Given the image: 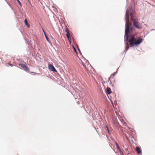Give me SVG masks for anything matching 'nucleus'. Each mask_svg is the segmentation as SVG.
Instances as JSON below:
<instances>
[{
	"label": "nucleus",
	"instance_id": "20e7f679",
	"mask_svg": "<svg viewBox=\"0 0 155 155\" xmlns=\"http://www.w3.org/2000/svg\"><path fill=\"white\" fill-rule=\"evenodd\" d=\"M65 31L67 33L66 34V36L68 38L69 41L71 42V38L70 37L69 31L68 28H66L65 30Z\"/></svg>",
	"mask_w": 155,
	"mask_h": 155
},
{
	"label": "nucleus",
	"instance_id": "2eb2a0df",
	"mask_svg": "<svg viewBox=\"0 0 155 155\" xmlns=\"http://www.w3.org/2000/svg\"><path fill=\"white\" fill-rule=\"evenodd\" d=\"M107 130H108V132H109V129H108V127H107Z\"/></svg>",
	"mask_w": 155,
	"mask_h": 155
},
{
	"label": "nucleus",
	"instance_id": "423d86ee",
	"mask_svg": "<svg viewBox=\"0 0 155 155\" xmlns=\"http://www.w3.org/2000/svg\"><path fill=\"white\" fill-rule=\"evenodd\" d=\"M21 66L26 71H29V69L25 64H21Z\"/></svg>",
	"mask_w": 155,
	"mask_h": 155
},
{
	"label": "nucleus",
	"instance_id": "7ed1b4c3",
	"mask_svg": "<svg viewBox=\"0 0 155 155\" xmlns=\"http://www.w3.org/2000/svg\"><path fill=\"white\" fill-rule=\"evenodd\" d=\"M81 62L83 67L86 69H87V66L89 65V63L88 61L87 60L84 59V60L82 61H81Z\"/></svg>",
	"mask_w": 155,
	"mask_h": 155
},
{
	"label": "nucleus",
	"instance_id": "39448f33",
	"mask_svg": "<svg viewBox=\"0 0 155 155\" xmlns=\"http://www.w3.org/2000/svg\"><path fill=\"white\" fill-rule=\"evenodd\" d=\"M49 69L52 71L56 72L57 71L54 66L52 64H50L48 66Z\"/></svg>",
	"mask_w": 155,
	"mask_h": 155
},
{
	"label": "nucleus",
	"instance_id": "f8f14e48",
	"mask_svg": "<svg viewBox=\"0 0 155 155\" xmlns=\"http://www.w3.org/2000/svg\"><path fill=\"white\" fill-rule=\"evenodd\" d=\"M116 147H117V148L119 150H120V147L119 146L117 143H116Z\"/></svg>",
	"mask_w": 155,
	"mask_h": 155
},
{
	"label": "nucleus",
	"instance_id": "6e6552de",
	"mask_svg": "<svg viewBox=\"0 0 155 155\" xmlns=\"http://www.w3.org/2000/svg\"><path fill=\"white\" fill-rule=\"evenodd\" d=\"M136 150L138 154H140L141 153L140 148L138 147H136Z\"/></svg>",
	"mask_w": 155,
	"mask_h": 155
},
{
	"label": "nucleus",
	"instance_id": "9d476101",
	"mask_svg": "<svg viewBox=\"0 0 155 155\" xmlns=\"http://www.w3.org/2000/svg\"><path fill=\"white\" fill-rule=\"evenodd\" d=\"M115 74V73H114L112 74L111 75V76H110V77L109 78V80H110V81H110V79H111V78H113V77H114V76Z\"/></svg>",
	"mask_w": 155,
	"mask_h": 155
},
{
	"label": "nucleus",
	"instance_id": "ddd939ff",
	"mask_svg": "<svg viewBox=\"0 0 155 155\" xmlns=\"http://www.w3.org/2000/svg\"><path fill=\"white\" fill-rule=\"evenodd\" d=\"M17 1L18 2V3L21 6V2H20V1H19V0H17Z\"/></svg>",
	"mask_w": 155,
	"mask_h": 155
},
{
	"label": "nucleus",
	"instance_id": "9b49d317",
	"mask_svg": "<svg viewBox=\"0 0 155 155\" xmlns=\"http://www.w3.org/2000/svg\"><path fill=\"white\" fill-rule=\"evenodd\" d=\"M43 31L45 34V38H46V40H47V41H49V40H48V38L47 37V36L46 35V34H45V31H44V30L43 29Z\"/></svg>",
	"mask_w": 155,
	"mask_h": 155
},
{
	"label": "nucleus",
	"instance_id": "0eeeda50",
	"mask_svg": "<svg viewBox=\"0 0 155 155\" xmlns=\"http://www.w3.org/2000/svg\"><path fill=\"white\" fill-rule=\"evenodd\" d=\"M106 92L107 94H110L111 93L112 91H111L110 88L109 87H107L106 89Z\"/></svg>",
	"mask_w": 155,
	"mask_h": 155
},
{
	"label": "nucleus",
	"instance_id": "dca6fc26",
	"mask_svg": "<svg viewBox=\"0 0 155 155\" xmlns=\"http://www.w3.org/2000/svg\"><path fill=\"white\" fill-rule=\"evenodd\" d=\"M74 50L75 51V52H76V49H75V48H74Z\"/></svg>",
	"mask_w": 155,
	"mask_h": 155
},
{
	"label": "nucleus",
	"instance_id": "f03ea898",
	"mask_svg": "<svg viewBox=\"0 0 155 155\" xmlns=\"http://www.w3.org/2000/svg\"><path fill=\"white\" fill-rule=\"evenodd\" d=\"M130 16H131V20L133 21V25L138 29H141L142 26L139 24L138 19L137 18H134L132 16L131 14H130Z\"/></svg>",
	"mask_w": 155,
	"mask_h": 155
},
{
	"label": "nucleus",
	"instance_id": "1a4fd4ad",
	"mask_svg": "<svg viewBox=\"0 0 155 155\" xmlns=\"http://www.w3.org/2000/svg\"><path fill=\"white\" fill-rule=\"evenodd\" d=\"M25 25L28 27H30V25L28 24V21L26 19H25Z\"/></svg>",
	"mask_w": 155,
	"mask_h": 155
},
{
	"label": "nucleus",
	"instance_id": "4468645a",
	"mask_svg": "<svg viewBox=\"0 0 155 155\" xmlns=\"http://www.w3.org/2000/svg\"><path fill=\"white\" fill-rule=\"evenodd\" d=\"M127 45H128V44L127 43ZM129 48V47L128 45H127L126 47V50H127Z\"/></svg>",
	"mask_w": 155,
	"mask_h": 155
},
{
	"label": "nucleus",
	"instance_id": "f257e3e1",
	"mask_svg": "<svg viewBox=\"0 0 155 155\" xmlns=\"http://www.w3.org/2000/svg\"><path fill=\"white\" fill-rule=\"evenodd\" d=\"M129 11L127 10L126 12V21L125 36L126 37L127 42L129 43L131 46H134L135 45H140L143 42V40L140 37L137 38L134 34H131L129 35L130 33L134 32L135 31V28L134 27L130 28L131 24L129 21Z\"/></svg>",
	"mask_w": 155,
	"mask_h": 155
}]
</instances>
